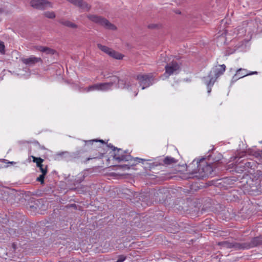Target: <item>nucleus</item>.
Instances as JSON below:
<instances>
[{
	"label": "nucleus",
	"instance_id": "nucleus-28",
	"mask_svg": "<svg viewBox=\"0 0 262 262\" xmlns=\"http://www.w3.org/2000/svg\"><path fill=\"white\" fill-rule=\"evenodd\" d=\"M132 160H134L135 162H136V163H140V162L143 163V162H144V161H151V160H149V159H142V158H134L133 157Z\"/></svg>",
	"mask_w": 262,
	"mask_h": 262
},
{
	"label": "nucleus",
	"instance_id": "nucleus-2",
	"mask_svg": "<svg viewBox=\"0 0 262 262\" xmlns=\"http://www.w3.org/2000/svg\"><path fill=\"white\" fill-rule=\"evenodd\" d=\"M86 17L90 21L101 25L106 29L112 30H115L116 29V27L114 25L111 24L107 19L101 16L89 14L87 15Z\"/></svg>",
	"mask_w": 262,
	"mask_h": 262
},
{
	"label": "nucleus",
	"instance_id": "nucleus-18",
	"mask_svg": "<svg viewBox=\"0 0 262 262\" xmlns=\"http://www.w3.org/2000/svg\"><path fill=\"white\" fill-rule=\"evenodd\" d=\"M114 85V82L112 81L109 82L100 83V91H106L111 89Z\"/></svg>",
	"mask_w": 262,
	"mask_h": 262
},
{
	"label": "nucleus",
	"instance_id": "nucleus-3",
	"mask_svg": "<svg viewBox=\"0 0 262 262\" xmlns=\"http://www.w3.org/2000/svg\"><path fill=\"white\" fill-rule=\"evenodd\" d=\"M30 5L33 9L39 10L53 8V4L48 0H31Z\"/></svg>",
	"mask_w": 262,
	"mask_h": 262
},
{
	"label": "nucleus",
	"instance_id": "nucleus-36",
	"mask_svg": "<svg viewBox=\"0 0 262 262\" xmlns=\"http://www.w3.org/2000/svg\"><path fill=\"white\" fill-rule=\"evenodd\" d=\"M257 73H258V72H256V71L251 72L248 73V75H254V74H257Z\"/></svg>",
	"mask_w": 262,
	"mask_h": 262
},
{
	"label": "nucleus",
	"instance_id": "nucleus-14",
	"mask_svg": "<svg viewBox=\"0 0 262 262\" xmlns=\"http://www.w3.org/2000/svg\"><path fill=\"white\" fill-rule=\"evenodd\" d=\"M203 78L206 80L205 84L207 86V92L208 93H210L211 91V87L215 82V79L212 78V75H208L207 77H204Z\"/></svg>",
	"mask_w": 262,
	"mask_h": 262
},
{
	"label": "nucleus",
	"instance_id": "nucleus-39",
	"mask_svg": "<svg viewBox=\"0 0 262 262\" xmlns=\"http://www.w3.org/2000/svg\"><path fill=\"white\" fill-rule=\"evenodd\" d=\"M92 159V158H88V159H87V161H88V160H89L90 159Z\"/></svg>",
	"mask_w": 262,
	"mask_h": 262
},
{
	"label": "nucleus",
	"instance_id": "nucleus-30",
	"mask_svg": "<svg viewBox=\"0 0 262 262\" xmlns=\"http://www.w3.org/2000/svg\"><path fill=\"white\" fill-rule=\"evenodd\" d=\"M47 165H43L42 167L41 168H39V169L40 171L41 172L42 174H46L47 173Z\"/></svg>",
	"mask_w": 262,
	"mask_h": 262
},
{
	"label": "nucleus",
	"instance_id": "nucleus-1",
	"mask_svg": "<svg viewBox=\"0 0 262 262\" xmlns=\"http://www.w3.org/2000/svg\"><path fill=\"white\" fill-rule=\"evenodd\" d=\"M213 165L208 163L206 161V158L203 157L201 159H194L189 166V168H192V173H199L198 176L201 178L203 179L206 177L211 175L213 171Z\"/></svg>",
	"mask_w": 262,
	"mask_h": 262
},
{
	"label": "nucleus",
	"instance_id": "nucleus-41",
	"mask_svg": "<svg viewBox=\"0 0 262 262\" xmlns=\"http://www.w3.org/2000/svg\"><path fill=\"white\" fill-rule=\"evenodd\" d=\"M94 147H98V146H94Z\"/></svg>",
	"mask_w": 262,
	"mask_h": 262
},
{
	"label": "nucleus",
	"instance_id": "nucleus-22",
	"mask_svg": "<svg viewBox=\"0 0 262 262\" xmlns=\"http://www.w3.org/2000/svg\"><path fill=\"white\" fill-rule=\"evenodd\" d=\"M57 156L61 157L65 160L70 159L72 156L71 153L68 151H63L57 154Z\"/></svg>",
	"mask_w": 262,
	"mask_h": 262
},
{
	"label": "nucleus",
	"instance_id": "nucleus-7",
	"mask_svg": "<svg viewBox=\"0 0 262 262\" xmlns=\"http://www.w3.org/2000/svg\"><path fill=\"white\" fill-rule=\"evenodd\" d=\"M226 69V67L224 64L214 67L210 71L208 75H212V78H215L216 81L220 76L224 74Z\"/></svg>",
	"mask_w": 262,
	"mask_h": 262
},
{
	"label": "nucleus",
	"instance_id": "nucleus-20",
	"mask_svg": "<svg viewBox=\"0 0 262 262\" xmlns=\"http://www.w3.org/2000/svg\"><path fill=\"white\" fill-rule=\"evenodd\" d=\"M97 47L99 50L108 55H110V53H111V51L112 50L111 48H110L107 46L102 45L100 43L97 44Z\"/></svg>",
	"mask_w": 262,
	"mask_h": 262
},
{
	"label": "nucleus",
	"instance_id": "nucleus-8",
	"mask_svg": "<svg viewBox=\"0 0 262 262\" xmlns=\"http://www.w3.org/2000/svg\"><path fill=\"white\" fill-rule=\"evenodd\" d=\"M219 246H221L222 248L231 249L233 248L235 250H242V243H237L235 242H230L226 241L223 242H219L217 243Z\"/></svg>",
	"mask_w": 262,
	"mask_h": 262
},
{
	"label": "nucleus",
	"instance_id": "nucleus-40",
	"mask_svg": "<svg viewBox=\"0 0 262 262\" xmlns=\"http://www.w3.org/2000/svg\"><path fill=\"white\" fill-rule=\"evenodd\" d=\"M35 143L38 144V141H35Z\"/></svg>",
	"mask_w": 262,
	"mask_h": 262
},
{
	"label": "nucleus",
	"instance_id": "nucleus-35",
	"mask_svg": "<svg viewBox=\"0 0 262 262\" xmlns=\"http://www.w3.org/2000/svg\"><path fill=\"white\" fill-rule=\"evenodd\" d=\"M67 207H74L75 208H76L77 206H76V205L75 204H70V205H69L68 206H67Z\"/></svg>",
	"mask_w": 262,
	"mask_h": 262
},
{
	"label": "nucleus",
	"instance_id": "nucleus-9",
	"mask_svg": "<svg viewBox=\"0 0 262 262\" xmlns=\"http://www.w3.org/2000/svg\"><path fill=\"white\" fill-rule=\"evenodd\" d=\"M179 69L180 66L179 64L176 61H172L165 66V72L164 74L166 75L167 77H169L179 70Z\"/></svg>",
	"mask_w": 262,
	"mask_h": 262
},
{
	"label": "nucleus",
	"instance_id": "nucleus-6",
	"mask_svg": "<svg viewBox=\"0 0 262 262\" xmlns=\"http://www.w3.org/2000/svg\"><path fill=\"white\" fill-rule=\"evenodd\" d=\"M262 245V238L261 237H255L251 239L250 242L242 243V250L249 249L256 246Z\"/></svg>",
	"mask_w": 262,
	"mask_h": 262
},
{
	"label": "nucleus",
	"instance_id": "nucleus-33",
	"mask_svg": "<svg viewBox=\"0 0 262 262\" xmlns=\"http://www.w3.org/2000/svg\"><path fill=\"white\" fill-rule=\"evenodd\" d=\"M222 158V155L221 154H219L217 155V159H215V158H213V160L215 162H219Z\"/></svg>",
	"mask_w": 262,
	"mask_h": 262
},
{
	"label": "nucleus",
	"instance_id": "nucleus-21",
	"mask_svg": "<svg viewBox=\"0 0 262 262\" xmlns=\"http://www.w3.org/2000/svg\"><path fill=\"white\" fill-rule=\"evenodd\" d=\"M33 159V161L36 164L37 167L39 168H41L43 165L42 163L43 162L44 160L40 157L37 158L34 156H32Z\"/></svg>",
	"mask_w": 262,
	"mask_h": 262
},
{
	"label": "nucleus",
	"instance_id": "nucleus-4",
	"mask_svg": "<svg viewBox=\"0 0 262 262\" xmlns=\"http://www.w3.org/2000/svg\"><path fill=\"white\" fill-rule=\"evenodd\" d=\"M137 79L139 80V83L143 90L152 84L154 77L151 74H139L137 75Z\"/></svg>",
	"mask_w": 262,
	"mask_h": 262
},
{
	"label": "nucleus",
	"instance_id": "nucleus-23",
	"mask_svg": "<svg viewBox=\"0 0 262 262\" xmlns=\"http://www.w3.org/2000/svg\"><path fill=\"white\" fill-rule=\"evenodd\" d=\"M95 90L100 91V83L89 86L88 88L87 91H92Z\"/></svg>",
	"mask_w": 262,
	"mask_h": 262
},
{
	"label": "nucleus",
	"instance_id": "nucleus-29",
	"mask_svg": "<svg viewBox=\"0 0 262 262\" xmlns=\"http://www.w3.org/2000/svg\"><path fill=\"white\" fill-rule=\"evenodd\" d=\"M46 175V174H40L39 176V177L36 179V181L40 182L41 183V184H43L44 183V179H45V177Z\"/></svg>",
	"mask_w": 262,
	"mask_h": 262
},
{
	"label": "nucleus",
	"instance_id": "nucleus-10",
	"mask_svg": "<svg viewBox=\"0 0 262 262\" xmlns=\"http://www.w3.org/2000/svg\"><path fill=\"white\" fill-rule=\"evenodd\" d=\"M23 63L29 67L35 66L37 63H42L43 60L40 57H37L35 56L31 55L28 58H23L21 59Z\"/></svg>",
	"mask_w": 262,
	"mask_h": 262
},
{
	"label": "nucleus",
	"instance_id": "nucleus-13",
	"mask_svg": "<svg viewBox=\"0 0 262 262\" xmlns=\"http://www.w3.org/2000/svg\"><path fill=\"white\" fill-rule=\"evenodd\" d=\"M111 80L114 82V84L117 81L118 82V88L121 89L128 88V85L126 83V80L124 79H120L117 76H113L112 77Z\"/></svg>",
	"mask_w": 262,
	"mask_h": 262
},
{
	"label": "nucleus",
	"instance_id": "nucleus-37",
	"mask_svg": "<svg viewBox=\"0 0 262 262\" xmlns=\"http://www.w3.org/2000/svg\"><path fill=\"white\" fill-rule=\"evenodd\" d=\"M155 27V25H149V28H153Z\"/></svg>",
	"mask_w": 262,
	"mask_h": 262
},
{
	"label": "nucleus",
	"instance_id": "nucleus-17",
	"mask_svg": "<svg viewBox=\"0 0 262 262\" xmlns=\"http://www.w3.org/2000/svg\"><path fill=\"white\" fill-rule=\"evenodd\" d=\"M59 23L61 24V25L65 26L68 27H70L71 28H77V25L69 20H64V19H60L59 20Z\"/></svg>",
	"mask_w": 262,
	"mask_h": 262
},
{
	"label": "nucleus",
	"instance_id": "nucleus-38",
	"mask_svg": "<svg viewBox=\"0 0 262 262\" xmlns=\"http://www.w3.org/2000/svg\"><path fill=\"white\" fill-rule=\"evenodd\" d=\"M3 12V10L2 9L0 8V13L2 12Z\"/></svg>",
	"mask_w": 262,
	"mask_h": 262
},
{
	"label": "nucleus",
	"instance_id": "nucleus-27",
	"mask_svg": "<svg viewBox=\"0 0 262 262\" xmlns=\"http://www.w3.org/2000/svg\"><path fill=\"white\" fill-rule=\"evenodd\" d=\"M261 151H251L249 152V155H252L254 157L258 158L261 156Z\"/></svg>",
	"mask_w": 262,
	"mask_h": 262
},
{
	"label": "nucleus",
	"instance_id": "nucleus-34",
	"mask_svg": "<svg viewBox=\"0 0 262 262\" xmlns=\"http://www.w3.org/2000/svg\"><path fill=\"white\" fill-rule=\"evenodd\" d=\"M107 146L111 148V149H112L113 151H115L116 149L117 148V147H115V146H114L111 143L107 144Z\"/></svg>",
	"mask_w": 262,
	"mask_h": 262
},
{
	"label": "nucleus",
	"instance_id": "nucleus-5",
	"mask_svg": "<svg viewBox=\"0 0 262 262\" xmlns=\"http://www.w3.org/2000/svg\"><path fill=\"white\" fill-rule=\"evenodd\" d=\"M114 152L113 158L118 162L132 161L133 157L129 155H125L126 152L121 148H117Z\"/></svg>",
	"mask_w": 262,
	"mask_h": 262
},
{
	"label": "nucleus",
	"instance_id": "nucleus-26",
	"mask_svg": "<svg viewBox=\"0 0 262 262\" xmlns=\"http://www.w3.org/2000/svg\"><path fill=\"white\" fill-rule=\"evenodd\" d=\"M43 15L50 19H53L56 17L55 13L53 11H46L43 13Z\"/></svg>",
	"mask_w": 262,
	"mask_h": 262
},
{
	"label": "nucleus",
	"instance_id": "nucleus-11",
	"mask_svg": "<svg viewBox=\"0 0 262 262\" xmlns=\"http://www.w3.org/2000/svg\"><path fill=\"white\" fill-rule=\"evenodd\" d=\"M248 75V71L245 69L239 68L237 70L236 73L233 76L231 82L233 83L236 81L238 79L243 78Z\"/></svg>",
	"mask_w": 262,
	"mask_h": 262
},
{
	"label": "nucleus",
	"instance_id": "nucleus-25",
	"mask_svg": "<svg viewBox=\"0 0 262 262\" xmlns=\"http://www.w3.org/2000/svg\"><path fill=\"white\" fill-rule=\"evenodd\" d=\"M255 166V163L254 161L246 162L244 164L245 169L246 170L248 168L254 169Z\"/></svg>",
	"mask_w": 262,
	"mask_h": 262
},
{
	"label": "nucleus",
	"instance_id": "nucleus-12",
	"mask_svg": "<svg viewBox=\"0 0 262 262\" xmlns=\"http://www.w3.org/2000/svg\"><path fill=\"white\" fill-rule=\"evenodd\" d=\"M34 48L37 51L45 53L46 55H52L56 53L55 50L47 47L37 46L34 47Z\"/></svg>",
	"mask_w": 262,
	"mask_h": 262
},
{
	"label": "nucleus",
	"instance_id": "nucleus-19",
	"mask_svg": "<svg viewBox=\"0 0 262 262\" xmlns=\"http://www.w3.org/2000/svg\"><path fill=\"white\" fill-rule=\"evenodd\" d=\"M110 56L111 57H113L116 59H122L123 57H124V55L122 54L115 51V50H113L111 51V53H110Z\"/></svg>",
	"mask_w": 262,
	"mask_h": 262
},
{
	"label": "nucleus",
	"instance_id": "nucleus-16",
	"mask_svg": "<svg viewBox=\"0 0 262 262\" xmlns=\"http://www.w3.org/2000/svg\"><path fill=\"white\" fill-rule=\"evenodd\" d=\"M178 162V160L176 159L171 157L170 156H166L163 160V163L162 165H173L176 164Z\"/></svg>",
	"mask_w": 262,
	"mask_h": 262
},
{
	"label": "nucleus",
	"instance_id": "nucleus-31",
	"mask_svg": "<svg viewBox=\"0 0 262 262\" xmlns=\"http://www.w3.org/2000/svg\"><path fill=\"white\" fill-rule=\"evenodd\" d=\"M126 258V257L123 255H119L116 262H123Z\"/></svg>",
	"mask_w": 262,
	"mask_h": 262
},
{
	"label": "nucleus",
	"instance_id": "nucleus-15",
	"mask_svg": "<svg viewBox=\"0 0 262 262\" xmlns=\"http://www.w3.org/2000/svg\"><path fill=\"white\" fill-rule=\"evenodd\" d=\"M77 7L86 12L89 11L91 9V6L83 0L79 1Z\"/></svg>",
	"mask_w": 262,
	"mask_h": 262
},
{
	"label": "nucleus",
	"instance_id": "nucleus-32",
	"mask_svg": "<svg viewBox=\"0 0 262 262\" xmlns=\"http://www.w3.org/2000/svg\"><path fill=\"white\" fill-rule=\"evenodd\" d=\"M0 52L2 54H4L5 53V46L4 43L1 41H0Z\"/></svg>",
	"mask_w": 262,
	"mask_h": 262
},
{
	"label": "nucleus",
	"instance_id": "nucleus-24",
	"mask_svg": "<svg viewBox=\"0 0 262 262\" xmlns=\"http://www.w3.org/2000/svg\"><path fill=\"white\" fill-rule=\"evenodd\" d=\"M98 142L101 143L103 145H104L105 144V142L102 140H92L85 141V145H91V146H93L94 143H97Z\"/></svg>",
	"mask_w": 262,
	"mask_h": 262
}]
</instances>
